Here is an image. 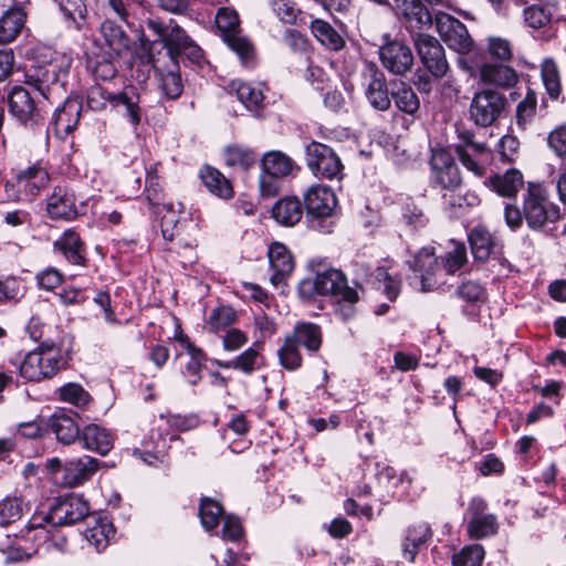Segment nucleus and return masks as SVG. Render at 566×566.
<instances>
[{"mask_svg": "<svg viewBox=\"0 0 566 566\" xmlns=\"http://www.w3.org/2000/svg\"><path fill=\"white\" fill-rule=\"evenodd\" d=\"M90 513L88 503L78 495L70 494L59 497L46 514H34L21 530L22 536L36 543L52 542L60 549L65 546V538L55 539L57 526L81 522Z\"/></svg>", "mask_w": 566, "mask_h": 566, "instance_id": "nucleus-1", "label": "nucleus"}, {"mask_svg": "<svg viewBox=\"0 0 566 566\" xmlns=\"http://www.w3.org/2000/svg\"><path fill=\"white\" fill-rule=\"evenodd\" d=\"M145 23L155 35L154 40H149L145 34L140 36L142 46L147 51V57H149L150 49L153 48V53H155L156 45L160 44L165 51H159L156 56H159L161 61L179 62L180 59H186L190 63L201 64L203 51L174 19L163 20L150 17Z\"/></svg>", "mask_w": 566, "mask_h": 566, "instance_id": "nucleus-2", "label": "nucleus"}, {"mask_svg": "<svg viewBox=\"0 0 566 566\" xmlns=\"http://www.w3.org/2000/svg\"><path fill=\"white\" fill-rule=\"evenodd\" d=\"M145 23L155 35L154 40H149L145 34L140 36L142 46L147 51V57H149L150 49L153 48V53H155L156 45L160 44L165 51H159L156 56H159L161 61L179 62L180 59H186L190 63L201 64L203 51L174 19L163 20L150 17Z\"/></svg>", "mask_w": 566, "mask_h": 566, "instance_id": "nucleus-3", "label": "nucleus"}, {"mask_svg": "<svg viewBox=\"0 0 566 566\" xmlns=\"http://www.w3.org/2000/svg\"><path fill=\"white\" fill-rule=\"evenodd\" d=\"M72 65L71 55L52 50L38 49V64L25 75V83L38 91L50 104L65 95V77Z\"/></svg>", "mask_w": 566, "mask_h": 566, "instance_id": "nucleus-4", "label": "nucleus"}, {"mask_svg": "<svg viewBox=\"0 0 566 566\" xmlns=\"http://www.w3.org/2000/svg\"><path fill=\"white\" fill-rule=\"evenodd\" d=\"M65 364L61 347L55 340L44 339L34 350L24 356L19 369L24 379L41 381L52 378Z\"/></svg>", "mask_w": 566, "mask_h": 566, "instance_id": "nucleus-5", "label": "nucleus"}, {"mask_svg": "<svg viewBox=\"0 0 566 566\" xmlns=\"http://www.w3.org/2000/svg\"><path fill=\"white\" fill-rule=\"evenodd\" d=\"M298 293L305 300L313 298L315 295H331L349 304L358 301L357 291L349 287L345 275L335 269L302 280L298 284Z\"/></svg>", "mask_w": 566, "mask_h": 566, "instance_id": "nucleus-6", "label": "nucleus"}, {"mask_svg": "<svg viewBox=\"0 0 566 566\" xmlns=\"http://www.w3.org/2000/svg\"><path fill=\"white\" fill-rule=\"evenodd\" d=\"M522 203L524 219L533 231H541L562 217L559 207L549 200L547 190L541 184H527Z\"/></svg>", "mask_w": 566, "mask_h": 566, "instance_id": "nucleus-7", "label": "nucleus"}, {"mask_svg": "<svg viewBox=\"0 0 566 566\" xmlns=\"http://www.w3.org/2000/svg\"><path fill=\"white\" fill-rule=\"evenodd\" d=\"M216 27L227 45L237 53L244 65L254 59V46L241 35L240 19L235 10L220 8L214 18Z\"/></svg>", "mask_w": 566, "mask_h": 566, "instance_id": "nucleus-8", "label": "nucleus"}, {"mask_svg": "<svg viewBox=\"0 0 566 566\" xmlns=\"http://www.w3.org/2000/svg\"><path fill=\"white\" fill-rule=\"evenodd\" d=\"M507 105V98L502 92L494 88L479 90L470 103V118L480 127H489L502 117Z\"/></svg>", "mask_w": 566, "mask_h": 566, "instance_id": "nucleus-9", "label": "nucleus"}, {"mask_svg": "<svg viewBox=\"0 0 566 566\" xmlns=\"http://www.w3.org/2000/svg\"><path fill=\"white\" fill-rule=\"evenodd\" d=\"M431 184L433 188L457 192L462 186V176L452 154L443 147L431 149L430 157Z\"/></svg>", "mask_w": 566, "mask_h": 566, "instance_id": "nucleus-10", "label": "nucleus"}, {"mask_svg": "<svg viewBox=\"0 0 566 566\" xmlns=\"http://www.w3.org/2000/svg\"><path fill=\"white\" fill-rule=\"evenodd\" d=\"M85 207L72 187L57 185L46 197L45 211L52 220L73 221L85 213Z\"/></svg>", "mask_w": 566, "mask_h": 566, "instance_id": "nucleus-11", "label": "nucleus"}, {"mask_svg": "<svg viewBox=\"0 0 566 566\" xmlns=\"http://www.w3.org/2000/svg\"><path fill=\"white\" fill-rule=\"evenodd\" d=\"M306 164L308 169L318 178H340L343 164L338 155L329 146L311 142L305 148Z\"/></svg>", "mask_w": 566, "mask_h": 566, "instance_id": "nucleus-12", "label": "nucleus"}, {"mask_svg": "<svg viewBox=\"0 0 566 566\" xmlns=\"http://www.w3.org/2000/svg\"><path fill=\"white\" fill-rule=\"evenodd\" d=\"M409 268L418 275L415 282L421 292H429L437 289L442 282V268L436 256L433 248H422L411 260H408Z\"/></svg>", "mask_w": 566, "mask_h": 566, "instance_id": "nucleus-13", "label": "nucleus"}, {"mask_svg": "<svg viewBox=\"0 0 566 566\" xmlns=\"http://www.w3.org/2000/svg\"><path fill=\"white\" fill-rule=\"evenodd\" d=\"M436 29L442 41L453 51L464 54L473 46L467 27L449 13L439 12L436 15Z\"/></svg>", "mask_w": 566, "mask_h": 566, "instance_id": "nucleus-14", "label": "nucleus"}, {"mask_svg": "<svg viewBox=\"0 0 566 566\" xmlns=\"http://www.w3.org/2000/svg\"><path fill=\"white\" fill-rule=\"evenodd\" d=\"M361 77L365 85V96L370 106L380 112L389 109L391 101L388 95L386 78L377 65L371 62H365Z\"/></svg>", "mask_w": 566, "mask_h": 566, "instance_id": "nucleus-15", "label": "nucleus"}, {"mask_svg": "<svg viewBox=\"0 0 566 566\" xmlns=\"http://www.w3.org/2000/svg\"><path fill=\"white\" fill-rule=\"evenodd\" d=\"M416 48L422 64L434 77H442L447 74L449 65L444 49L436 38L429 34H419L416 39Z\"/></svg>", "mask_w": 566, "mask_h": 566, "instance_id": "nucleus-16", "label": "nucleus"}, {"mask_svg": "<svg viewBox=\"0 0 566 566\" xmlns=\"http://www.w3.org/2000/svg\"><path fill=\"white\" fill-rule=\"evenodd\" d=\"M379 57L382 66L396 75L406 74L413 65L411 49L398 40H387L379 48Z\"/></svg>", "mask_w": 566, "mask_h": 566, "instance_id": "nucleus-17", "label": "nucleus"}, {"mask_svg": "<svg viewBox=\"0 0 566 566\" xmlns=\"http://www.w3.org/2000/svg\"><path fill=\"white\" fill-rule=\"evenodd\" d=\"M148 61L158 76L163 94L169 99L178 98L184 91L179 62L161 61L159 56H156V53H153V48L149 51Z\"/></svg>", "mask_w": 566, "mask_h": 566, "instance_id": "nucleus-18", "label": "nucleus"}, {"mask_svg": "<svg viewBox=\"0 0 566 566\" xmlns=\"http://www.w3.org/2000/svg\"><path fill=\"white\" fill-rule=\"evenodd\" d=\"M304 205L313 219L327 218L336 207V197L329 187L315 185L304 193Z\"/></svg>", "mask_w": 566, "mask_h": 566, "instance_id": "nucleus-19", "label": "nucleus"}, {"mask_svg": "<svg viewBox=\"0 0 566 566\" xmlns=\"http://www.w3.org/2000/svg\"><path fill=\"white\" fill-rule=\"evenodd\" d=\"M9 108L13 117L20 123L38 124L41 107L35 106L30 93L22 86H14L9 95Z\"/></svg>", "mask_w": 566, "mask_h": 566, "instance_id": "nucleus-20", "label": "nucleus"}, {"mask_svg": "<svg viewBox=\"0 0 566 566\" xmlns=\"http://www.w3.org/2000/svg\"><path fill=\"white\" fill-rule=\"evenodd\" d=\"M486 502L482 499H473L469 511L472 514L468 523V533L470 537L483 538L494 535L497 532L496 517L493 514H484Z\"/></svg>", "mask_w": 566, "mask_h": 566, "instance_id": "nucleus-21", "label": "nucleus"}, {"mask_svg": "<svg viewBox=\"0 0 566 566\" xmlns=\"http://www.w3.org/2000/svg\"><path fill=\"white\" fill-rule=\"evenodd\" d=\"M99 467V461L85 455L66 461L62 470L61 483L65 486H76L90 480Z\"/></svg>", "mask_w": 566, "mask_h": 566, "instance_id": "nucleus-22", "label": "nucleus"}, {"mask_svg": "<svg viewBox=\"0 0 566 566\" xmlns=\"http://www.w3.org/2000/svg\"><path fill=\"white\" fill-rule=\"evenodd\" d=\"M82 112V102L77 98H66L53 114L52 125L59 138H65L77 126Z\"/></svg>", "mask_w": 566, "mask_h": 566, "instance_id": "nucleus-23", "label": "nucleus"}, {"mask_svg": "<svg viewBox=\"0 0 566 566\" xmlns=\"http://www.w3.org/2000/svg\"><path fill=\"white\" fill-rule=\"evenodd\" d=\"M269 262L272 270L271 282L279 285L292 274L294 261L289 249L280 242H273L268 251Z\"/></svg>", "mask_w": 566, "mask_h": 566, "instance_id": "nucleus-24", "label": "nucleus"}, {"mask_svg": "<svg viewBox=\"0 0 566 566\" xmlns=\"http://www.w3.org/2000/svg\"><path fill=\"white\" fill-rule=\"evenodd\" d=\"M479 78L482 83L502 88L513 87L517 81V72L503 63L485 62L479 69Z\"/></svg>", "mask_w": 566, "mask_h": 566, "instance_id": "nucleus-25", "label": "nucleus"}, {"mask_svg": "<svg viewBox=\"0 0 566 566\" xmlns=\"http://www.w3.org/2000/svg\"><path fill=\"white\" fill-rule=\"evenodd\" d=\"M432 537L428 523L416 522L410 524L401 542V554L405 560L413 563L420 548Z\"/></svg>", "mask_w": 566, "mask_h": 566, "instance_id": "nucleus-26", "label": "nucleus"}, {"mask_svg": "<svg viewBox=\"0 0 566 566\" xmlns=\"http://www.w3.org/2000/svg\"><path fill=\"white\" fill-rule=\"evenodd\" d=\"M48 171L40 165H33L17 176V187L22 192L23 200H32L41 189L49 184Z\"/></svg>", "mask_w": 566, "mask_h": 566, "instance_id": "nucleus-27", "label": "nucleus"}, {"mask_svg": "<svg viewBox=\"0 0 566 566\" xmlns=\"http://www.w3.org/2000/svg\"><path fill=\"white\" fill-rule=\"evenodd\" d=\"M81 442L86 450L106 455L114 447V434L106 428L90 423L81 431Z\"/></svg>", "mask_w": 566, "mask_h": 566, "instance_id": "nucleus-28", "label": "nucleus"}, {"mask_svg": "<svg viewBox=\"0 0 566 566\" xmlns=\"http://www.w3.org/2000/svg\"><path fill=\"white\" fill-rule=\"evenodd\" d=\"M27 22V12L15 4L0 15V44L12 43L22 32Z\"/></svg>", "mask_w": 566, "mask_h": 566, "instance_id": "nucleus-29", "label": "nucleus"}, {"mask_svg": "<svg viewBox=\"0 0 566 566\" xmlns=\"http://www.w3.org/2000/svg\"><path fill=\"white\" fill-rule=\"evenodd\" d=\"M494 192L504 198H515L524 186V178L520 170L511 168L504 174H495L485 180Z\"/></svg>", "mask_w": 566, "mask_h": 566, "instance_id": "nucleus-30", "label": "nucleus"}, {"mask_svg": "<svg viewBox=\"0 0 566 566\" xmlns=\"http://www.w3.org/2000/svg\"><path fill=\"white\" fill-rule=\"evenodd\" d=\"M286 336L310 354L317 353L322 346V329L317 324L311 322H297Z\"/></svg>", "mask_w": 566, "mask_h": 566, "instance_id": "nucleus-31", "label": "nucleus"}, {"mask_svg": "<svg viewBox=\"0 0 566 566\" xmlns=\"http://www.w3.org/2000/svg\"><path fill=\"white\" fill-rule=\"evenodd\" d=\"M65 259L75 265H83L85 262V249L80 235L72 229L66 230L62 237L54 242Z\"/></svg>", "mask_w": 566, "mask_h": 566, "instance_id": "nucleus-32", "label": "nucleus"}, {"mask_svg": "<svg viewBox=\"0 0 566 566\" xmlns=\"http://www.w3.org/2000/svg\"><path fill=\"white\" fill-rule=\"evenodd\" d=\"M49 426L56 439L63 444H71L81 439L78 424L72 416L65 412L54 413L49 420Z\"/></svg>", "mask_w": 566, "mask_h": 566, "instance_id": "nucleus-33", "label": "nucleus"}, {"mask_svg": "<svg viewBox=\"0 0 566 566\" xmlns=\"http://www.w3.org/2000/svg\"><path fill=\"white\" fill-rule=\"evenodd\" d=\"M139 94L133 86L125 87L122 92L113 93L111 105L115 108H124L125 115L133 125H138L142 118L139 107Z\"/></svg>", "mask_w": 566, "mask_h": 566, "instance_id": "nucleus-34", "label": "nucleus"}, {"mask_svg": "<svg viewBox=\"0 0 566 566\" xmlns=\"http://www.w3.org/2000/svg\"><path fill=\"white\" fill-rule=\"evenodd\" d=\"M303 216V207L296 197H286L279 200L272 208V217L282 226L292 227Z\"/></svg>", "mask_w": 566, "mask_h": 566, "instance_id": "nucleus-35", "label": "nucleus"}, {"mask_svg": "<svg viewBox=\"0 0 566 566\" xmlns=\"http://www.w3.org/2000/svg\"><path fill=\"white\" fill-rule=\"evenodd\" d=\"M229 88L247 109L256 112L263 106L264 95L259 86L235 80L230 83Z\"/></svg>", "mask_w": 566, "mask_h": 566, "instance_id": "nucleus-36", "label": "nucleus"}, {"mask_svg": "<svg viewBox=\"0 0 566 566\" xmlns=\"http://www.w3.org/2000/svg\"><path fill=\"white\" fill-rule=\"evenodd\" d=\"M295 167L294 160L280 150L266 151L261 159V169L275 177L290 176Z\"/></svg>", "mask_w": 566, "mask_h": 566, "instance_id": "nucleus-37", "label": "nucleus"}, {"mask_svg": "<svg viewBox=\"0 0 566 566\" xmlns=\"http://www.w3.org/2000/svg\"><path fill=\"white\" fill-rule=\"evenodd\" d=\"M262 359L263 357L260 353L259 347L254 345L245 349L243 353H241L238 357H235L232 360H216V364L218 367L223 369L232 368L240 370L245 375H250L260 367Z\"/></svg>", "mask_w": 566, "mask_h": 566, "instance_id": "nucleus-38", "label": "nucleus"}, {"mask_svg": "<svg viewBox=\"0 0 566 566\" xmlns=\"http://www.w3.org/2000/svg\"><path fill=\"white\" fill-rule=\"evenodd\" d=\"M310 28L316 40L329 50L339 51L345 46L344 38L327 21L314 19Z\"/></svg>", "mask_w": 566, "mask_h": 566, "instance_id": "nucleus-39", "label": "nucleus"}, {"mask_svg": "<svg viewBox=\"0 0 566 566\" xmlns=\"http://www.w3.org/2000/svg\"><path fill=\"white\" fill-rule=\"evenodd\" d=\"M200 177L205 186L213 195L222 199H229L233 196L230 181L219 170L212 167H205L200 171Z\"/></svg>", "mask_w": 566, "mask_h": 566, "instance_id": "nucleus-40", "label": "nucleus"}, {"mask_svg": "<svg viewBox=\"0 0 566 566\" xmlns=\"http://www.w3.org/2000/svg\"><path fill=\"white\" fill-rule=\"evenodd\" d=\"M114 534L113 524L106 518H98L93 526L85 531L84 536L97 552H102L108 546Z\"/></svg>", "mask_w": 566, "mask_h": 566, "instance_id": "nucleus-41", "label": "nucleus"}, {"mask_svg": "<svg viewBox=\"0 0 566 566\" xmlns=\"http://www.w3.org/2000/svg\"><path fill=\"white\" fill-rule=\"evenodd\" d=\"M472 253L475 259L484 261L495 247L490 231L483 227H475L469 234Z\"/></svg>", "mask_w": 566, "mask_h": 566, "instance_id": "nucleus-42", "label": "nucleus"}, {"mask_svg": "<svg viewBox=\"0 0 566 566\" xmlns=\"http://www.w3.org/2000/svg\"><path fill=\"white\" fill-rule=\"evenodd\" d=\"M224 163L229 167L248 170L256 163V154L247 147L232 145L223 151Z\"/></svg>", "mask_w": 566, "mask_h": 566, "instance_id": "nucleus-43", "label": "nucleus"}, {"mask_svg": "<svg viewBox=\"0 0 566 566\" xmlns=\"http://www.w3.org/2000/svg\"><path fill=\"white\" fill-rule=\"evenodd\" d=\"M537 94L528 90L525 97L516 105L515 123L521 130L527 129L536 115Z\"/></svg>", "mask_w": 566, "mask_h": 566, "instance_id": "nucleus-44", "label": "nucleus"}, {"mask_svg": "<svg viewBox=\"0 0 566 566\" xmlns=\"http://www.w3.org/2000/svg\"><path fill=\"white\" fill-rule=\"evenodd\" d=\"M554 14L552 4H532L523 10V19L527 27L542 29L548 25Z\"/></svg>", "mask_w": 566, "mask_h": 566, "instance_id": "nucleus-45", "label": "nucleus"}, {"mask_svg": "<svg viewBox=\"0 0 566 566\" xmlns=\"http://www.w3.org/2000/svg\"><path fill=\"white\" fill-rule=\"evenodd\" d=\"M542 81L551 98H557L562 92L557 64L553 59H545L541 65Z\"/></svg>", "mask_w": 566, "mask_h": 566, "instance_id": "nucleus-46", "label": "nucleus"}, {"mask_svg": "<svg viewBox=\"0 0 566 566\" xmlns=\"http://www.w3.org/2000/svg\"><path fill=\"white\" fill-rule=\"evenodd\" d=\"M23 500L18 496H8L0 501V526H8L19 521L27 510Z\"/></svg>", "mask_w": 566, "mask_h": 566, "instance_id": "nucleus-47", "label": "nucleus"}, {"mask_svg": "<svg viewBox=\"0 0 566 566\" xmlns=\"http://www.w3.org/2000/svg\"><path fill=\"white\" fill-rule=\"evenodd\" d=\"M101 31L109 50L116 54H120L128 48V38L120 27L115 25L112 22H104Z\"/></svg>", "mask_w": 566, "mask_h": 566, "instance_id": "nucleus-48", "label": "nucleus"}, {"mask_svg": "<svg viewBox=\"0 0 566 566\" xmlns=\"http://www.w3.org/2000/svg\"><path fill=\"white\" fill-rule=\"evenodd\" d=\"M199 516L202 526L207 531H211L218 526L220 517L223 516V509L212 499H202L199 507Z\"/></svg>", "mask_w": 566, "mask_h": 566, "instance_id": "nucleus-49", "label": "nucleus"}, {"mask_svg": "<svg viewBox=\"0 0 566 566\" xmlns=\"http://www.w3.org/2000/svg\"><path fill=\"white\" fill-rule=\"evenodd\" d=\"M392 98L398 109L406 114L415 115L419 109V98L410 86L402 84L392 93Z\"/></svg>", "mask_w": 566, "mask_h": 566, "instance_id": "nucleus-50", "label": "nucleus"}, {"mask_svg": "<svg viewBox=\"0 0 566 566\" xmlns=\"http://www.w3.org/2000/svg\"><path fill=\"white\" fill-rule=\"evenodd\" d=\"M467 262V249L461 242L452 241V248L442 258V271L454 274Z\"/></svg>", "mask_w": 566, "mask_h": 566, "instance_id": "nucleus-51", "label": "nucleus"}, {"mask_svg": "<svg viewBox=\"0 0 566 566\" xmlns=\"http://www.w3.org/2000/svg\"><path fill=\"white\" fill-rule=\"evenodd\" d=\"M297 346L286 335L282 347L277 350L281 365L287 370H296L302 365V355Z\"/></svg>", "mask_w": 566, "mask_h": 566, "instance_id": "nucleus-52", "label": "nucleus"}, {"mask_svg": "<svg viewBox=\"0 0 566 566\" xmlns=\"http://www.w3.org/2000/svg\"><path fill=\"white\" fill-rule=\"evenodd\" d=\"M484 558V548L480 544H472L463 547L453 555V566H481Z\"/></svg>", "mask_w": 566, "mask_h": 566, "instance_id": "nucleus-53", "label": "nucleus"}, {"mask_svg": "<svg viewBox=\"0 0 566 566\" xmlns=\"http://www.w3.org/2000/svg\"><path fill=\"white\" fill-rule=\"evenodd\" d=\"M59 395L61 400L76 407H84L91 401L90 394L81 385L75 382L62 386L59 390Z\"/></svg>", "mask_w": 566, "mask_h": 566, "instance_id": "nucleus-54", "label": "nucleus"}, {"mask_svg": "<svg viewBox=\"0 0 566 566\" xmlns=\"http://www.w3.org/2000/svg\"><path fill=\"white\" fill-rule=\"evenodd\" d=\"M237 318L235 312L230 306H220L212 311L207 322V328L217 333L234 323Z\"/></svg>", "mask_w": 566, "mask_h": 566, "instance_id": "nucleus-55", "label": "nucleus"}, {"mask_svg": "<svg viewBox=\"0 0 566 566\" xmlns=\"http://www.w3.org/2000/svg\"><path fill=\"white\" fill-rule=\"evenodd\" d=\"M88 66L94 76L103 81H109L116 75V67L109 59H88Z\"/></svg>", "mask_w": 566, "mask_h": 566, "instance_id": "nucleus-56", "label": "nucleus"}, {"mask_svg": "<svg viewBox=\"0 0 566 566\" xmlns=\"http://www.w3.org/2000/svg\"><path fill=\"white\" fill-rule=\"evenodd\" d=\"M22 295L20 281L14 276L0 279V302L15 301Z\"/></svg>", "mask_w": 566, "mask_h": 566, "instance_id": "nucleus-57", "label": "nucleus"}, {"mask_svg": "<svg viewBox=\"0 0 566 566\" xmlns=\"http://www.w3.org/2000/svg\"><path fill=\"white\" fill-rule=\"evenodd\" d=\"M455 153L461 164L469 170L472 171L476 177H482L485 172L484 166L480 163L479 157L474 156L472 150L465 149L464 147H455Z\"/></svg>", "mask_w": 566, "mask_h": 566, "instance_id": "nucleus-58", "label": "nucleus"}, {"mask_svg": "<svg viewBox=\"0 0 566 566\" xmlns=\"http://www.w3.org/2000/svg\"><path fill=\"white\" fill-rule=\"evenodd\" d=\"M377 480L379 484L386 486H390L391 481H396L397 483H401V485L407 484V488L411 485V479L406 473L397 474L396 470L392 467L384 465L377 472Z\"/></svg>", "mask_w": 566, "mask_h": 566, "instance_id": "nucleus-59", "label": "nucleus"}, {"mask_svg": "<svg viewBox=\"0 0 566 566\" xmlns=\"http://www.w3.org/2000/svg\"><path fill=\"white\" fill-rule=\"evenodd\" d=\"M489 52L494 57L502 62H506L512 57L511 43L502 38H490L489 39Z\"/></svg>", "mask_w": 566, "mask_h": 566, "instance_id": "nucleus-60", "label": "nucleus"}, {"mask_svg": "<svg viewBox=\"0 0 566 566\" xmlns=\"http://www.w3.org/2000/svg\"><path fill=\"white\" fill-rule=\"evenodd\" d=\"M113 93L106 91L101 86L92 87L87 95V106L93 111H102L106 104H111Z\"/></svg>", "mask_w": 566, "mask_h": 566, "instance_id": "nucleus-61", "label": "nucleus"}, {"mask_svg": "<svg viewBox=\"0 0 566 566\" xmlns=\"http://www.w3.org/2000/svg\"><path fill=\"white\" fill-rule=\"evenodd\" d=\"M243 536L241 522L231 515L223 516L222 538L231 542H238Z\"/></svg>", "mask_w": 566, "mask_h": 566, "instance_id": "nucleus-62", "label": "nucleus"}, {"mask_svg": "<svg viewBox=\"0 0 566 566\" xmlns=\"http://www.w3.org/2000/svg\"><path fill=\"white\" fill-rule=\"evenodd\" d=\"M281 177L270 175V172L261 171L259 178L260 192L263 197H275L280 190Z\"/></svg>", "mask_w": 566, "mask_h": 566, "instance_id": "nucleus-63", "label": "nucleus"}, {"mask_svg": "<svg viewBox=\"0 0 566 566\" xmlns=\"http://www.w3.org/2000/svg\"><path fill=\"white\" fill-rule=\"evenodd\" d=\"M547 142L557 156H566V125L551 132Z\"/></svg>", "mask_w": 566, "mask_h": 566, "instance_id": "nucleus-64", "label": "nucleus"}]
</instances>
